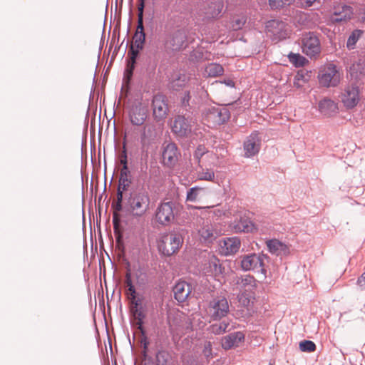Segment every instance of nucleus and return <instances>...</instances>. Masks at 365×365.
<instances>
[{
    "instance_id": "obj_4",
    "label": "nucleus",
    "mask_w": 365,
    "mask_h": 365,
    "mask_svg": "<svg viewBox=\"0 0 365 365\" xmlns=\"http://www.w3.org/2000/svg\"><path fill=\"white\" fill-rule=\"evenodd\" d=\"M128 203L133 215L142 216L148 209L150 199L144 192L135 193L130 196Z\"/></svg>"
},
{
    "instance_id": "obj_8",
    "label": "nucleus",
    "mask_w": 365,
    "mask_h": 365,
    "mask_svg": "<svg viewBox=\"0 0 365 365\" xmlns=\"http://www.w3.org/2000/svg\"><path fill=\"white\" fill-rule=\"evenodd\" d=\"M151 107L153 115L155 121H161L166 118L169 107L166 97L160 93L155 95L153 98Z\"/></svg>"
},
{
    "instance_id": "obj_21",
    "label": "nucleus",
    "mask_w": 365,
    "mask_h": 365,
    "mask_svg": "<svg viewBox=\"0 0 365 365\" xmlns=\"http://www.w3.org/2000/svg\"><path fill=\"white\" fill-rule=\"evenodd\" d=\"M260 137L257 132L252 133L244 143V150L247 157H251L257 154L259 150Z\"/></svg>"
},
{
    "instance_id": "obj_16",
    "label": "nucleus",
    "mask_w": 365,
    "mask_h": 365,
    "mask_svg": "<svg viewBox=\"0 0 365 365\" xmlns=\"http://www.w3.org/2000/svg\"><path fill=\"white\" fill-rule=\"evenodd\" d=\"M174 203L166 202L161 203L156 211L157 221L162 225L169 224L174 219Z\"/></svg>"
},
{
    "instance_id": "obj_28",
    "label": "nucleus",
    "mask_w": 365,
    "mask_h": 365,
    "mask_svg": "<svg viewBox=\"0 0 365 365\" xmlns=\"http://www.w3.org/2000/svg\"><path fill=\"white\" fill-rule=\"evenodd\" d=\"M209 193V190L205 187H194L187 191L186 200L190 202L201 200L205 198Z\"/></svg>"
},
{
    "instance_id": "obj_26",
    "label": "nucleus",
    "mask_w": 365,
    "mask_h": 365,
    "mask_svg": "<svg viewBox=\"0 0 365 365\" xmlns=\"http://www.w3.org/2000/svg\"><path fill=\"white\" fill-rule=\"evenodd\" d=\"M237 284L240 287V292H254L257 288V280L250 275H245L237 279Z\"/></svg>"
},
{
    "instance_id": "obj_38",
    "label": "nucleus",
    "mask_w": 365,
    "mask_h": 365,
    "mask_svg": "<svg viewBox=\"0 0 365 365\" xmlns=\"http://www.w3.org/2000/svg\"><path fill=\"white\" fill-rule=\"evenodd\" d=\"M294 0H269V4L272 9H278L285 6H289Z\"/></svg>"
},
{
    "instance_id": "obj_12",
    "label": "nucleus",
    "mask_w": 365,
    "mask_h": 365,
    "mask_svg": "<svg viewBox=\"0 0 365 365\" xmlns=\"http://www.w3.org/2000/svg\"><path fill=\"white\" fill-rule=\"evenodd\" d=\"M230 113L227 108L212 107L206 111L205 120L212 125H221L230 118Z\"/></svg>"
},
{
    "instance_id": "obj_22",
    "label": "nucleus",
    "mask_w": 365,
    "mask_h": 365,
    "mask_svg": "<svg viewBox=\"0 0 365 365\" xmlns=\"http://www.w3.org/2000/svg\"><path fill=\"white\" fill-rule=\"evenodd\" d=\"M244 339L245 335L240 331L230 334L222 339V346L225 349L237 347Z\"/></svg>"
},
{
    "instance_id": "obj_49",
    "label": "nucleus",
    "mask_w": 365,
    "mask_h": 365,
    "mask_svg": "<svg viewBox=\"0 0 365 365\" xmlns=\"http://www.w3.org/2000/svg\"><path fill=\"white\" fill-rule=\"evenodd\" d=\"M130 302H131V307L130 311L133 309H137L139 308H142L141 307V302L140 299H136V297H130Z\"/></svg>"
},
{
    "instance_id": "obj_29",
    "label": "nucleus",
    "mask_w": 365,
    "mask_h": 365,
    "mask_svg": "<svg viewBox=\"0 0 365 365\" xmlns=\"http://www.w3.org/2000/svg\"><path fill=\"white\" fill-rule=\"evenodd\" d=\"M223 73L224 68L220 64L210 63L205 66L202 76L205 78H216L222 76Z\"/></svg>"
},
{
    "instance_id": "obj_61",
    "label": "nucleus",
    "mask_w": 365,
    "mask_h": 365,
    "mask_svg": "<svg viewBox=\"0 0 365 365\" xmlns=\"http://www.w3.org/2000/svg\"><path fill=\"white\" fill-rule=\"evenodd\" d=\"M269 365H274V364H269Z\"/></svg>"
},
{
    "instance_id": "obj_17",
    "label": "nucleus",
    "mask_w": 365,
    "mask_h": 365,
    "mask_svg": "<svg viewBox=\"0 0 365 365\" xmlns=\"http://www.w3.org/2000/svg\"><path fill=\"white\" fill-rule=\"evenodd\" d=\"M231 227L235 232H250L254 230V224L245 215L243 210L237 212L236 219L231 224Z\"/></svg>"
},
{
    "instance_id": "obj_6",
    "label": "nucleus",
    "mask_w": 365,
    "mask_h": 365,
    "mask_svg": "<svg viewBox=\"0 0 365 365\" xmlns=\"http://www.w3.org/2000/svg\"><path fill=\"white\" fill-rule=\"evenodd\" d=\"M319 83L324 87L336 86L340 81V76L333 64L323 67L318 76Z\"/></svg>"
},
{
    "instance_id": "obj_45",
    "label": "nucleus",
    "mask_w": 365,
    "mask_h": 365,
    "mask_svg": "<svg viewBox=\"0 0 365 365\" xmlns=\"http://www.w3.org/2000/svg\"><path fill=\"white\" fill-rule=\"evenodd\" d=\"M134 64L135 63H133L131 61H128L126 69L124 73V78L126 80V83H128L130 79L133 76V72L134 70Z\"/></svg>"
},
{
    "instance_id": "obj_33",
    "label": "nucleus",
    "mask_w": 365,
    "mask_h": 365,
    "mask_svg": "<svg viewBox=\"0 0 365 365\" xmlns=\"http://www.w3.org/2000/svg\"><path fill=\"white\" fill-rule=\"evenodd\" d=\"M156 135L155 125L153 123L143 124L141 130V140L145 141L148 138L155 137Z\"/></svg>"
},
{
    "instance_id": "obj_10",
    "label": "nucleus",
    "mask_w": 365,
    "mask_h": 365,
    "mask_svg": "<svg viewBox=\"0 0 365 365\" xmlns=\"http://www.w3.org/2000/svg\"><path fill=\"white\" fill-rule=\"evenodd\" d=\"M180 152L175 143H165L162 146V163L164 165L173 168L178 162Z\"/></svg>"
},
{
    "instance_id": "obj_39",
    "label": "nucleus",
    "mask_w": 365,
    "mask_h": 365,
    "mask_svg": "<svg viewBox=\"0 0 365 365\" xmlns=\"http://www.w3.org/2000/svg\"><path fill=\"white\" fill-rule=\"evenodd\" d=\"M195 209H207L211 210L210 213H212V215L217 217H221L222 216L226 215V210L223 207H215L214 206H207V207H193Z\"/></svg>"
},
{
    "instance_id": "obj_2",
    "label": "nucleus",
    "mask_w": 365,
    "mask_h": 365,
    "mask_svg": "<svg viewBox=\"0 0 365 365\" xmlns=\"http://www.w3.org/2000/svg\"><path fill=\"white\" fill-rule=\"evenodd\" d=\"M183 243L181 235L170 232L163 235L158 244V248L163 255L170 257L178 252Z\"/></svg>"
},
{
    "instance_id": "obj_36",
    "label": "nucleus",
    "mask_w": 365,
    "mask_h": 365,
    "mask_svg": "<svg viewBox=\"0 0 365 365\" xmlns=\"http://www.w3.org/2000/svg\"><path fill=\"white\" fill-rule=\"evenodd\" d=\"M289 61L297 67L303 66L307 61V59L299 53H290L288 55Z\"/></svg>"
},
{
    "instance_id": "obj_23",
    "label": "nucleus",
    "mask_w": 365,
    "mask_h": 365,
    "mask_svg": "<svg viewBox=\"0 0 365 365\" xmlns=\"http://www.w3.org/2000/svg\"><path fill=\"white\" fill-rule=\"evenodd\" d=\"M173 293L178 302H185L191 293V286L185 281L179 282L175 285Z\"/></svg>"
},
{
    "instance_id": "obj_25",
    "label": "nucleus",
    "mask_w": 365,
    "mask_h": 365,
    "mask_svg": "<svg viewBox=\"0 0 365 365\" xmlns=\"http://www.w3.org/2000/svg\"><path fill=\"white\" fill-rule=\"evenodd\" d=\"M319 110L324 116L330 117L338 112L337 104L332 100L324 98L319 103Z\"/></svg>"
},
{
    "instance_id": "obj_3",
    "label": "nucleus",
    "mask_w": 365,
    "mask_h": 365,
    "mask_svg": "<svg viewBox=\"0 0 365 365\" xmlns=\"http://www.w3.org/2000/svg\"><path fill=\"white\" fill-rule=\"evenodd\" d=\"M265 256L259 254H248L242 255L240 257V267L243 271H250L257 269V267L261 268V272L266 278L267 271L264 268V259Z\"/></svg>"
},
{
    "instance_id": "obj_56",
    "label": "nucleus",
    "mask_w": 365,
    "mask_h": 365,
    "mask_svg": "<svg viewBox=\"0 0 365 365\" xmlns=\"http://www.w3.org/2000/svg\"><path fill=\"white\" fill-rule=\"evenodd\" d=\"M113 207H114V209L116 212L120 211L122 209V205H121V203H120L118 202H115V205L113 204Z\"/></svg>"
},
{
    "instance_id": "obj_27",
    "label": "nucleus",
    "mask_w": 365,
    "mask_h": 365,
    "mask_svg": "<svg viewBox=\"0 0 365 365\" xmlns=\"http://www.w3.org/2000/svg\"><path fill=\"white\" fill-rule=\"evenodd\" d=\"M269 251L277 256H285L289 252V249L285 244L277 240H271L267 242Z\"/></svg>"
},
{
    "instance_id": "obj_57",
    "label": "nucleus",
    "mask_w": 365,
    "mask_h": 365,
    "mask_svg": "<svg viewBox=\"0 0 365 365\" xmlns=\"http://www.w3.org/2000/svg\"><path fill=\"white\" fill-rule=\"evenodd\" d=\"M120 163L123 164V166H128L127 165V156L125 154H124V156L122 157L120 159Z\"/></svg>"
},
{
    "instance_id": "obj_35",
    "label": "nucleus",
    "mask_w": 365,
    "mask_h": 365,
    "mask_svg": "<svg viewBox=\"0 0 365 365\" xmlns=\"http://www.w3.org/2000/svg\"><path fill=\"white\" fill-rule=\"evenodd\" d=\"M130 312L133 317V324L137 327L138 329L142 330L143 322L145 317V314L143 308L131 310Z\"/></svg>"
},
{
    "instance_id": "obj_42",
    "label": "nucleus",
    "mask_w": 365,
    "mask_h": 365,
    "mask_svg": "<svg viewBox=\"0 0 365 365\" xmlns=\"http://www.w3.org/2000/svg\"><path fill=\"white\" fill-rule=\"evenodd\" d=\"M170 355L165 351H160L156 355L157 365H169Z\"/></svg>"
},
{
    "instance_id": "obj_50",
    "label": "nucleus",
    "mask_w": 365,
    "mask_h": 365,
    "mask_svg": "<svg viewBox=\"0 0 365 365\" xmlns=\"http://www.w3.org/2000/svg\"><path fill=\"white\" fill-rule=\"evenodd\" d=\"M319 0H301L300 4L303 8H309L314 5V4Z\"/></svg>"
},
{
    "instance_id": "obj_51",
    "label": "nucleus",
    "mask_w": 365,
    "mask_h": 365,
    "mask_svg": "<svg viewBox=\"0 0 365 365\" xmlns=\"http://www.w3.org/2000/svg\"><path fill=\"white\" fill-rule=\"evenodd\" d=\"M125 284L127 288L134 287L132 284L131 276L130 272H127L125 274Z\"/></svg>"
},
{
    "instance_id": "obj_53",
    "label": "nucleus",
    "mask_w": 365,
    "mask_h": 365,
    "mask_svg": "<svg viewBox=\"0 0 365 365\" xmlns=\"http://www.w3.org/2000/svg\"><path fill=\"white\" fill-rule=\"evenodd\" d=\"M124 190H123L122 189H120V187H118V193H117V199H116V202H118L120 203H122V200H123V192Z\"/></svg>"
},
{
    "instance_id": "obj_9",
    "label": "nucleus",
    "mask_w": 365,
    "mask_h": 365,
    "mask_svg": "<svg viewBox=\"0 0 365 365\" xmlns=\"http://www.w3.org/2000/svg\"><path fill=\"white\" fill-rule=\"evenodd\" d=\"M229 312V304L226 298L219 297L210 302L207 309V314L214 319H219L225 317Z\"/></svg>"
},
{
    "instance_id": "obj_11",
    "label": "nucleus",
    "mask_w": 365,
    "mask_h": 365,
    "mask_svg": "<svg viewBox=\"0 0 365 365\" xmlns=\"http://www.w3.org/2000/svg\"><path fill=\"white\" fill-rule=\"evenodd\" d=\"M139 4L138 6V26L135 35L133 36V46L138 49H142L145 40V34L144 33L143 27V9H144V0H138Z\"/></svg>"
},
{
    "instance_id": "obj_24",
    "label": "nucleus",
    "mask_w": 365,
    "mask_h": 365,
    "mask_svg": "<svg viewBox=\"0 0 365 365\" xmlns=\"http://www.w3.org/2000/svg\"><path fill=\"white\" fill-rule=\"evenodd\" d=\"M200 239L206 244H210L215 240L217 237V232L212 224L207 223L204 225L199 230Z\"/></svg>"
},
{
    "instance_id": "obj_5",
    "label": "nucleus",
    "mask_w": 365,
    "mask_h": 365,
    "mask_svg": "<svg viewBox=\"0 0 365 365\" xmlns=\"http://www.w3.org/2000/svg\"><path fill=\"white\" fill-rule=\"evenodd\" d=\"M301 44L302 52L309 57L316 56L321 52L319 39L318 36L312 32L303 34Z\"/></svg>"
},
{
    "instance_id": "obj_48",
    "label": "nucleus",
    "mask_w": 365,
    "mask_h": 365,
    "mask_svg": "<svg viewBox=\"0 0 365 365\" xmlns=\"http://www.w3.org/2000/svg\"><path fill=\"white\" fill-rule=\"evenodd\" d=\"M135 46L132 45L131 47H130V50L128 52V55L130 53V60L129 61H131L133 63H135V59H136V57L139 53V50L140 49H138L136 48V49H135Z\"/></svg>"
},
{
    "instance_id": "obj_41",
    "label": "nucleus",
    "mask_w": 365,
    "mask_h": 365,
    "mask_svg": "<svg viewBox=\"0 0 365 365\" xmlns=\"http://www.w3.org/2000/svg\"><path fill=\"white\" fill-rule=\"evenodd\" d=\"M307 82V79L305 78L304 73L302 71L298 72L294 76V86L297 88H301Z\"/></svg>"
},
{
    "instance_id": "obj_47",
    "label": "nucleus",
    "mask_w": 365,
    "mask_h": 365,
    "mask_svg": "<svg viewBox=\"0 0 365 365\" xmlns=\"http://www.w3.org/2000/svg\"><path fill=\"white\" fill-rule=\"evenodd\" d=\"M223 84L230 88L235 87V82L230 78L226 79L223 81H215L212 86H218L221 87Z\"/></svg>"
},
{
    "instance_id": "obj_37",
    "label": "nucleus",
    "mask_w": 365,
    "mask_h": 365,
    "mask_svg": "<svg viewBox=\"0 0 365 365\" xmlns=\"http://www.w3.org/2000/svg\"><path fill=\"white\" fill-rule=\"evenodd\" d=\"M183 38L184 36L182 34H175L172 40L170 42V44L172 46L173 50H179L182 48L183 44Z\"/></svg>"
},
{
    "instance_id": "obj_31",
    "label": "nucleus",
    "mask_w": 365,
    "mask_h": 365,
    "mask_svg": "<svg viewBox=\"0 0 365 365\" xmlns=\"http://www.w3.org/2000/svg\"><path fill=\"white\" fill-rule=\"evenodd\" d=\"M129 170L128 166H123L120 170V177L119 179L118 187L123 190H126L131 183V180L129 178Z\"/></svg>"
},
{
    "instance_id": "obj_59",
    "label": "nucleus",
    "mask_w": 365,
    "mask_h": 365,
    "mask_svg": "<svg viewBox=\"0 0 365 365\" xmlns=\"http://www.w3.org/2000/svg\"><path fill=\"white\" fill-rule=\"evenodd\" d=\"M362 281L365 283V272L361 274V277L358 279V283L360 284Z\"/></svg>"
},
{
    "instance_id": "obj_60",
    "label": "nucleus",
    "mask_w": 365,
    "mask_h": 365,
    "mask_svg": "<svg viewBox=\"0 0 365 365\" xmlns=\"http://www.w3.org/2000/svg\"><path fill=\"white\" fill-rule=\"evenodd\" d=\"M147 348H148V343L145 341V342L144 343V347H143V349H144V350H143V353H144V355H145V353H146Z\"/></svg>"
},
{
    "instance_id": "obj_46",
    "label": "nucleus",
    "mask_w": 365,
    "mask_h": 365,
    "mask_svg": "<svg viewBox=\"0 0 365 365\" xmlns=\"http://www.w3.org/2000/svg\"><path fill=\"white\" fill-rule=\"evenodd\" d=\"M227 325L224 323L211 326V331L215 334H220L225 331Z\"/></svg>"
},
{
    "instance_id": "obj_40",
    "label": "nucleus",
    "mask_w": 365,
    "mask_h": 365,
    "mask_svg": "<svg viewBox=\"0 0 365 365\" xmlns=\"http://www.w3.org/2000/svg\"><path fill=\"white\" fill-rule=\"evenodd\" d=\"M299 349L304 352H313L316 350V345L312 341L304 340L299 343Z\"/></svg>"
},
{
    "instance_id": "obj_20",
    "label": "nucleus",
    "mask_w": 365,
    "mask_h": 365,
    "mask_svg": "<svg viewBox=\"0 0 365 365\" xmlns=\"http://www.w3.org/2000/svg\"><path fill=\"white\" fill-rule=\"evenodd\" d=\"M191 121L188 120L184 116L179 115L175 118L172 130L174 133L180 137L187 136L192 131Z\"/></svg>"
},
{
    "instance_id": "obj_44",
    "label": "nucleus",
    "mask_w": 365,
    "mask_h": 365,
    "mask_svg": "<svg viewBox=\"0 0 365 365\" xmlns=\"http://www.w3.org/2000/svg\"><path fill=\"white\" fill-rule=\"evenodd\" d=\"M202 354L207 359L210 360L213 357L212 344L210 341H205L203 346Z\"/></svg>"
},
{
    "instance_id": "obj_18",
    "label": "nucleus",
    "mask_w": 365,
    "mask_h": 365,
    "mask_svg": "<svg viewBox=\"0 0 365 365\" xmlns=\"http://www.w3.org/2000/svg\"><path fill=\"white\" fill-rule=\"evenodd\" d=\"M354 11L351 6L344 3H337L333 9L331 20L334 22L347 21L353 16Z\"/></svg>"
},
{
    "instance_id": "obj_55",
    "label": "nucleus",
    "mask_w": 365,
    "mask_h": 365,
    "mask_svg": "<svg viewBox=\"0 0 365 365\" xmlns=\"http://www.w3.org/2000/svg\"><path fill=\"white\" fill-rule=\"evenodd\" d=\"M113 223L114 228L116 229L117 227L118 226V215L115 212L113 213Z\"/></svg>"
},
{
    "instance_id": "obj_15",
    "label": "nucleus",
    "mask_w": 365,
    "mask_h": 365,
    "mask_svg": "<svg viewBox=\"0 0 365 365\" xmlns=\"http://www.w3.org/2000/svg\"><path fill=\"white\" fill-rule=\"evenodd\" d=\"M239 307L242 308V316L249 317L254 312L255 292H242L238 295Z\"/></svg>"
},
{
    "instance_id": "obj_32",
    "label": "nucleus",
    "mask_w": 365,
    "mask_h": 365,
    "mask_svg": "<svg viewBox=\"0 0 365 365\" xmlns=\"http://www.w3.org/2000/svg\"><path fill=\"white\" fill-rule=\"evenodd\" d=\"M363 34L364 31L361 29H355L351 32L346 41L348 49L353 50L355 48L357 41L362 36Z\"/></svg>"
},
{
    "instance_id": "obj_14",
    "label": "nucleus",
    "mask_w": 365,
    "mask_h": 365,
    "mask_svg": "<svg viewBox=\"0 0 365 365\" xmlns=\"http://www.w3.org/2000/svg\"><path fill=\"white\" fill-rule=\"evenodd\" d=\"M341 101L348 109L356 106L360 101V91L358 86L351 85L346 87L340 96Z\"/></svg>"
},
{
    "instance_id": "obj_58",
    "label": "nucleus",
    "mask_w": 365,
    "mask_h": 365,
    "mask_svg": "<svg viewBox=\"0 0 365 365\" xmlns=\"http://www.w3.org/2000/svg\"><path fill=\"white\" fill-rule=\"evenodd\" d=\"M190 99V93L188 92L187 95L183 98V103H188Z\"/></svg>"
},
{
    "instance_id": "obj_13",
    "label": "nucleus",
    "mask_w": 365,
    "mask_h": 365,
    "mask_svg": "<svg viewBox=\"0 0 365 365\" xmlns=\"http://www.w3.org/2000/svg\"><path fill=\"white\" fill-rule=\"evenodd\" d=\"M266 29L278 39L286 38L291 33L290 26L285 22L277 19L267 21Z\"/></svg>"
},
{
    "instance_id": "obj_7",
    "label": "nucleus",
    "mask_w": 365,
    "mask_h": 365,
    "mask_svg": "<svg viewBox=\"0 0 365 365\" xmlns=\"http://www.w3.org/2000/svg\"><path fill=\"white\" fill-rule=\"evenodd\" d=\"M128 115L133 125H143L148 115L147 105L141 101L134 102L129 109Z\"/></svg>"
},
{
    "instance_id": "obj_1",
    "label": "nucleus",
    "mask_w": 365,
    "mask_h": 365,
    "mask_svg": "<svg viewBox=\"0 0 365 365\" xmlns=\"http://www.w3.org/2000/svg\"><path fill=\"white\" fill-rule=\"evenodd\" d=\"M226 153L227 151L222 147L207 150L204 145H200L194 153V158L197 161L199 168H214L220 165L221 160L225 158Z\"/></svg>"
},
{
    "instance_id": "obj_52",
    "label": "nucleus",
    "mask_w": 365,
    "mask_h": 365,
    "mask_svg": "<svg viewBox=\"0 0 365 365\" xmlns=\"http://www.w3.org/2000/svg\"><path fill=\"white\" fill-rule=\"evenodd\" d=\"M126 294H128L129 299H130V297L133 298L134 297H136V295H135L136 292H135V287H131L127 288Z\"/></svg>"
},
{
    "instance_id": "obj_54",
    "label": "nucleus",
    "mask_w": 365,
    "mask_h": 365,
    "mask_svg": "<svg viewBox=\"0 0 365 365\" xmlns=\"http://www.w3.org/2000/svg\"><path fill=\"white\" fill-rule=\"evenodd\" d=\"M359 16L361 21L365 23V6L361 9Z\"/></svg>"
},
{
    "instance_id": "obj_19",
    "label": "nucleus",
    "mask_w": 365,
    "mask_h": 365,
    "mask_svg": "<svg viewBox=\"0 0 365 365\" xmlns=\"http://www.w3.org/2000/svg\"><path fill=\"white\" fill-rule=\"evenodd\" d=\"M241 247V241L237 237H226L220 242V251L225 256L236 254Z\"/></svg>"
},
{
    "instance_id": "obj_34",
    "label": "nucleus",
    "mask_w": 365,
    "mask_h": 365,
    "mask_svg": "<svg viewBox=\"0 0 365 365\" xmlns=\"http://www.w3.org/2000/svg\"><path fill=\"white\" fill-rule=\"evenodd\" d=\"M197 171V178L200 180L212 181L215 178V172L213 168L210 167L199 168Z\"/></svg>"
},
{
    "instance_id": "obj_30",
    "label": "nucleus",
    "mask_w": 365,
    "mask_h": 365,
    "mask_svg": "<svg viewBox=\"0 0 365 365\" xmlns=\"http://www.w3.org/2000/svg\"><path fill=\"white\" fill-rule=\"evenodd\" d=\"M222 9L223 4L221 1H218L211 2L209 4L205 14L208 18L215 19L217 18L220 14V13L222 11Z\"/></svg>"
},
{
    "instance_id": "obj_43",
    "label": "nucleus",
    "mask_w": 365,
    "mask_h": 365,
    "mask_svg": "<svg viewBox=\"0 0 365 365\" xmlns=\"http://www.w3.org/2000/svg\"><path fill=\"white\" fill-rule=\"evenodd\" d=\"M246 22V19L244 16H237L234 17L231 22L230 27L232 29L237 31L241 29L242 26L245 25Z\"/></svg>"
}]
</instances>
